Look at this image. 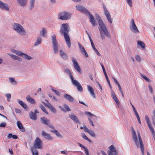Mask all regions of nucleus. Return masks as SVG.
I'll return each instance as SVG.
<instances>
[{"instance_id": "nucleus-1", "label": "nucleus", "mask_w": 155, "mask_h": 155, "mask_svg": "<svg viewBox=\"0 0 155 155\" xmlns=\"http://www.w3.org/2000/svg\"><path fill=\"white\" fill-rule=\"evenodd\" d=\"M69 31V26L67 23L62 24L61 27L60 32L64 36L66 42L69 48L71 46V40L68 33Z\"/></svg>"}, {"instance_id": "nucleus-2", "label": "nucleus", "mask_w": 155, "mask_h": 155, "mask_svg": "<svg viewBox=\"0 0 155 155\" xmlns=\"http://www.w3.org/2000/svg\"><path fill=\"white\" fill-rule=\"evenodd\" d=\"M99 26L98 28L100 31L101 37L103 40L105 39L104 35L107 38H110V34L108 32L107 29L104 24L103 22L101 19L100 18V19L98 21Z\"/></svg>"}, {"instance_id": "nucleus-3", "label": "nucleus", "mask_w": 155, "mask_h": 155, "mask_svg": "<svg viewBox=\"0 0 155 155\" xmlns=\"http://www.w3.org/2000/svg\"><path fill=\"white\" fill-rule=\"evenodd\" d=\"M76 7L78 11L86 14L87 15H89L90 22L93 26L95 27L96 25V21L94 20V17L90 13L87 9L83 6L79 5H77Z\"/></svg>"}, {"instance_id": "nucleus-4", "label": "nucleus", "mask_w": 155, "mask_h": 155, "mask_svg": "<svg viewBox=\"0 0 155 155\" xmlns=\"http://www.w3.org/2000/svg\"><path fill=\"white\" fill-rule=\"evenodd\" d=\"M64 72L68 74L69 75L73 84L76 87L77 89L79 91H83V88L80 83L74 79L73 77L70 70L68 69H66L65 70Z\"/></svg>"}, {"instance_id": "nucleus-5", "label": "nucleus", "mask_w": 155, "mask_h": 155, "mask_svg": "<svg viewBox=\"0 0 155 155\" xmlns=\"http://www.w3.org/2000/svg\"><path fill=\"white\" fill-rule=\"evenodd\" d=\"M13 28L19 34L24 35L25 31L23 27L19 24L14 23L13 26Z\"/></svg>"}, {"instance_id": "nucleus-6", "label": "nucleus", "mask_w": 155, "mask_h": 155, "mask_svg": "<svg viewBox=\"0 0 155 155\" xmlns=\"http://www.w3.org/2000/svg\"><path fill=\"white\" fill-rule=\"evenodd\" d=\"M58 17L62 20H67L70 18L71 14L68 12H62L59 13Z\"/></svg>"}, {"instance_id": "nucleus-7", "label": "nucleus", "mask_w": 155, "mask_h": 155, "mask_svg": "<svg viewBox=\"0 0 155 155\" xmlns=\"http://www.w3.org/2000/svg\"><path fill=\"white\" fill-rule=\"evenodd\" d=\"M42 142L39 138L37 137L35 140L34 143V147L35 148L41 149L42 147Z\"/></svg>"}, {"instance_id": "nucleus-8", "label": "nucleus", "mask_w": 155, "mask_h": 155, "mask_svg": "<svg viewBox=\"0 0 155 155\" xmlns=\"http://www.w3.org/2000/svg\"><path fill=\"white\" fill-rule=\"evenodd\" d=\"M12 51L15 54H16L18 55L21 56H23L25 58L30 60L31 59V57L27 55V54L24 53H22L21 52L18 51L14 49H12Z\"/></svg>"}, {"instance_id": "nucleus-9", "label": "nucleus", "mask_w": 155, "mask_h": 155, "mask_svg": "<svg viewBox=\"0 0 155 155\" xmlns=\"http://www.w3.org/2000/svg\"><path fill=\"white\" fill-rule=\"evenodd\" d=\"M130 28L132 31L134 33H138L139 31L136 25L134 19H132L131 20Z\"/></svg>"}, {"instance_id": "nucleus-10", "label": "nucleus", "mask_w": 155, "mask_h": 155, "mask_svg": "<svg viewBox=\"0 0 155 155\" xmlns=\"http://www.w3.org/2000/svg\"><path fill=\"white\" fill-rule=\"evenodd\" d=\"M53 45L54 47V51L55 53H56L58 51V47L56 38V36L54 35L52 37Z\"/></svg>"}, {"instance_id": "nucleus-11", "label": "nucleus", "mask_w": 155, "mask_h": 155, "mask_svg": "<svg viewBox=\"0 0 155 155\" xmlns=\"http://www.w3.org/2000/svg\"><path fill=\"white\" fill-rule=\"evenodd\" d=\"M111 96L114 100V102L115 105L119 107L121 106L120 103L119 99L117 97L115 94L113 92L112 93Z\"/></svg>"}, {"instance_id": "nucleus-12", "label": "nucleus", "mask_w": 155, "mask_h": 155, "mask_svg": "<svg viewBox=\"0 0 155 155\" xmlns=\"http://www.w3.org/2000/svg\"><path fill=\"white\" fill-rule=\"evenodd\" d=\"M72 61L74 67L76 70L79 72H81V69L79 64L75 58L73 57L72 58Z\"/></svg>"}, {"instance_id": "nucleus-13", "label": "nucleus", "mask_w": 155, "mask_h": 155, "mask_svg": "<svg viewBox=\"0 0 155 155\" xmlns=\"http://www.w3.org/2000/svg\"><path fill=\"white\" fill-rule=\"evenodd\" d=\"M145 120L147 122L148 126L150 130L152 133L153 134H155V132L154 129L152 126L150 121L149 118L148 116L146 115L145 116Z\"/></svg>"}, {"instance_id": "nucleus-14", "label": "nucleus", "mask_w": 155, "mask_h": 155, "mask_svg": "<svg viewBox=\"0 0 155 155\" xmlns=\"http://www.w3.org/2000/svg\"><path fill=\"white\" fill-rule=\"evenodd\" d=\"M109 150L108 151L107 153L109 155H116L117 152L113 145H111L109 147Z\"/></svg>"}, {"instance_id": "nucleus-15", "label": "nucleus", "mask_w": 155, "mask_h": 155, "mask_svg": "<svg viewBox=\"0 0 155 155\" xmlns=\"http://www.w3.org/2000/svg\"><path fill=\"white\" fill-rule=\"evenodd\" d=\"M137 135L138 137L140 144V147L141 148L142 153H143V154H144V146L140 136V132H137Z\"/></svg>"}, {"instance_id": "nucleus-16", "label": "nucleus", "mask_w": 155, "mask_h": 155, "mask_svg": "<svg viewBox=\"0 0 155 155\" xmlns=\"http://www.w3.org/2000/svg\"><path fill=\"white\" fill-rule=\"evenodd\" d=\"M104 13L109 22L110 23H112V20L110 14L107 9L105 8H104Z\"/></svg>"}, {"instance_id": "nucleus-17", "label": "nucleus", "mask_w": 155, "mask_h": 155, "mask_svg": "<svg viewBox=\"0 0 155 155\" xmlns=\"http://www.w3.org/2000/svg\"><path fill=\"white\" fill-rule=\"evenodd\" d=\"M78 46L81 51L83 54H84L86 57L88 56L86 51L85 50L84 47L82 46L79 42L78 43Z\"/></svg>"}, {"instance_id": "nucleus-18", "label": "nucleus", "mask_w": 155, "mask_h": 155, "mask_svg": "<svg viewBox=\"0 0 155 155\" xmlns=\"http://www.w3.org/2000/svg\"><path fill=\"white\" fill-rule=\"evenodd\" d=\"M42 135L43 137L47 140H52V138L50 135L49 134L47 133L44 131H42Z\"/></svg>"}, {"instance_id": "nucleus-19", "label": "nucleus", "mask_w": 155, "mask_h": 155, "mask_svg": "<svg viewBox=\"0 0 155 155\" xmlns=\"http://www.w3.org/2000/svg\"><path fill=\"white\" fill-rule=\"evenodd\" d=\"M0 8L6 11L9 10L8 4L6 3H3L1 1H0Z\"/></svg>"}, {"instance_id": "nucleus-20", "label": "nucleus", "mask_w": 155, "mask_h": 155, "mask_svg": "<svg viewBox=\"0 0 155 155\" xmlns=\"http://www.w3.org/2000/svg\"><path fill=\"white\" fill-rule=\"evenodd\" d=\"M133 138L135 142L137 147H139L138 143L137 141V138L136 135V133L134 130H132Z\"/></svg>"}, {"instance_id": "nucleus-21", "label": "nucleus", "mask_w": 155, "mask_h": 155, "mask_svg": "<svg viewBox=\"0 0 155 155\" xmlns=\"http://www.w3.org/2000/svg\"><path fill=\"white\" fill-rule=\"evenodd\" d=\"M87 87L88 90L90 92L91 95L94 98H95V95L94 93V89L93 87L90 85H87Z\"/></svg>"}, {"instance_id": "nucleus-22", "label": "nucleus", "mask_w": 155, "mask_h": 155, "mask_svg": "<svg viewBox=\"0 0 155 155\" xmlns=\"http://www.w3.org/2000/svg\"><path fill=\"white\" fill-rule=\"evenodd\" d=\"M64 96L66 99L71 102H73L74 101V99L70 95L64 94Z\"/></svg>"}, {"instance_id": "nucleus-23", "label": "nucleus", "mask_w": 155, "mask_h": 155, "mask_svg": "<svg viewBox=\"0 0 155 155\" xmlns=\"http://www.w3.org/2000/svg\"><path fill=\"white\" fill-rule=\"evenodd\" d=\"M41 122L42 124L46 125H48L50 122L49 120L45 117L41 118Z\"/></svg>"}, {"instance_id": "nucleus-24", "label": "nucleus", "mask_w": 155, "mask_h": 155, "mask_svg": "<svg viewBox=\"0 0 155 155\" xmlns=\"http://www.w3.org/2000/svg\"><path fill=\"white\" fill-rule=\"evenodd\" d=\"M18 103L25 109L26 110H27L28 109V107L27 105L25 103L19 100H18Z\"/></svg>"}, {"instance_id": "nucleus-25", "label": "nucleus", "mask_w": 155, "mask_h": 155, "mask_svg": "<svg viewBox=\"0 0 155 155\" xmlns=\"http://www.w3.org/2000/svg\"><path fill=\"white\" fill-rule=\"evenodd\" d=\"M17 125L19 129L23 132L25 131V129L23 127L22 125L21 122L20 121H18L17 122Z\"/></svg>"}, {"instance_id": "nucleus-26", "label": "nucleus", "mask_w": 155, "mask_h": 155, "mask_svg": "<svg viewBox=\"0 0 155 155\" xmlns=\"http://www.w3.org/2000/svg\"><path fill=\"white\" fill-rule=\"evenodd\" d=\"M18 3L21 6H24L26 4L27 0H17Z\"/></svg>"}, {"instance_id": "nucleus-27", "label": "nucleus", "mask_w": 155, "mask_h": 155, "mask_svg": "<svg viewBox=\"0 0 155 155\" xmlns=\"http://www.w3.org/2000/svg\"><path fill=\"white\" fill-rule=\"evenodd\" d=\"M29 116L30 118L33 120H36L37 119V116L36 114L32 111L30 112Z\"/></svg>"}, {"instance_id": "nucleus-28", "label": "nucleus", "mask_w": 155, "mask_h": 155, "mask_svg": "<svg viewBox=\"0 0 155 155\" xmlns=\"http://www.w3.org/2000/svg\"><path fill=\"white\" fill-rule=\"evenodd\" d=\"M60 107L64 112L69 111L70 110L68 106L66 104H64V107L60 106Z\"/></svg>"}, {"instance_id": "nucleus-29", "label": "nucleus", "mask_w": 155, "mask_h": 155, "mask_svg": "<svg viewBox=\"0 0 155 155\" xmlns=\"http://www.w3.org/2000/svg\"><path fill=\"white\" fill-rule=\"evenodd\" d=\"M69 117L76 123H79V120L75 115H71L69 116Z\"/></svg>"}, {"instance_id": "nucleus-30", "label": "nucleus", "mask_w": 155, "mask_h": 155, "mask_svg": "<svg viewBox=\"0 0 155 155\" xmlns=\"http://www.w3.org/2000/svg\"><path fill=\"white\" fill-rule=\"evenodd\" d=\"M31 150L32 154V155H38L39 153L36 148L33 147H31Z\"/></svg>"}, {"instance_id": "nucleus-31", "label": "nucleus", "mask_w": 155, "mask_h": 155, "mask_svg": "<svg viewBox=\"0 0 155 155\" xmlns=\"http://www.w3.org/2000/svg\"><path fill=\"white\" fill-rule=\"evenodd\" d=\"M26 99L31 104H34L35 103V101L34 99L32 98L29 95H28L26 97Z\"/></svg>"}, {"instance_id": "nucleus-32", "label": "nucleus", "mask_w": 155, "mask_h": 155, "mask_svg": "<svg viewBox=\"0 0 155 155\" xmlns=\"http://www.w3.org/2000/svg\"><path fill=\"white\" fill-rule=\"evenodd\" d=\"M8 54L13 59L19 61H21V58L19 57L11 54Z\"/></svg>"}, {"instance_id": "nucleus-33", "label": "nucleus", "mask_w": 155, "mask_h": 155, "mask_svg": "<svg viewBox=\"0 0 155 155\" xmlns=\"http://www.w3.org/2000/svg\"><path fill=\"white\" fill-rule=\"evenodd\" d=\"M47 106L52 112L54 113H55L56 112V110L54 108V107L51 104L48 103L47 105Z\"/></svg>"}, {"instance_id": "nucleus-34", "label": "nucleus", "mask_w": 155, "mask_h": 155, "mask_svg": "<svg viewBox=\"0 0 155 155\" xmlns=\"http://www.w3.org/2000/svg\"><path fill=\"white\" fill-rule=\"evenodd\" d=\"M60 55L65 60L67 58V56L66 54L64 53L62 50H60Z\"/></svg>"}, {"instance_id": "nucleus-35", "label": "nucleus", "mask_w": 155, "mask_h": 155, "mask_svg": "<svg viewBox=\"0 0 155 155\" xmlns=\"http://www.w3.org/2000/svg\"><path fill=\"white\" fill-rule=\"evenodd\" d=\"M51 131L52 132L54 133L55 135H56L58 137H61L62 136L60 135L59 133L56 130H51Z\"/></svg>"}, {"instance_id": "nucleus-36", "label": "nucleus", "mask_w": 155, "mask_h": 155, "mask_svg": "<svg viewBox=\"0 0 155 155\" xmlns=\"http://www.w3.org/2000/svg\"><path fill=\"white\" fill-rule=\"evenodd\" d=\"M46 29L45 28H43L40 32L41 35L42 36L45 37V35L46 34Z\"/></svg>"}, {"instance_id": "nucleus-37", "label": "nucleus", "mask_w": 155, "mask_h": 155, "mask_svg": "<svg viewBox=\"0 0 155 155\" xmlns=\"http://www.w3.org/2000/svg\"><path fill=\"white\" fill-rule=\"evenodd\" d=\"M137 44L138 45H140L143 49L145 48V44L143 42L140 41H137Z\"/></svg>"}, {"instance_id": "nucleus-38", "label": "nucleus", "mask_w": 155, "mask_h": 155, "mask_svg": "<svg viewBox=\"0 0 155 155\" xmlns=\"http://www.w3.org/2000/svg\"><path fill=\"white\" fill-rule=\"evenodd\" d=\"M39 107L41 108V109L45 113H46L47 114H48V113L47 111L45 109V108L42 104H41L40 105Z\"/></svg>"}, {"instance_id": "nucleus-39", "label": "nucleus", "mask_w": 155, "mask_h": 155, "mask_svg": "<svg viewBox=\"0 0 155 155\" xmlns=\"http://www.w3.org/2000/svg\"><path fill=\"white\" fill-rule=\"evenodd\" d=\"M81 136L85 140H87L90 142H91V140H90L84 133H83L81 134Z\"/></svg>"}, {"instance_id": "nucleus-40", "label": "nucleus", "mask_w": 155, "mask_h": 155, "mask_svg": "<svg viewBox=\"0 0 155 155\" xmlns=\"http://www.w3.org/2000/svg\"><path fill=\"white\" fill-rule=\"evenodd\" d=\"M41 39L40 38H38V39H37V41L35 43V46H37L38 45L40 44H41Z\"/></svg>"}, {"instance_id": "nucleus-41", "label": "nucleus", "mask_w": 155, "mask_h": 155, "mask_svg": "<svg viewBox=\"0 0 155 155\" xmlns=\"http://www.w3.org/2000/svg\"><path fill=\"white\" fill-rule=\"evenodd\" d=\"M88 133L92 137H95V135L94 133L92 130H90Z\"/></svg>"}, {"instance_id": "nucleus-42", "label": "nucleus", "mask_w": 155, "mask_h": 155, "mask_svg": "<svg viewBox=\"0 0 155 155\" xmlns=\"http://www.w3.org/2000/svg\"><path fill=\"white\" fill-rule=\"evenodd\" d=\"M51 90L53 92H54V93L56 95H57V96H60V92H58V91H57L56 90H54L53 88H51Z\"/></svg>"}, {"instance_id": "nucleus-43", "label": "nucleus", "mask_w": 155, "mask_h": 155, "mask_svg": "<svg viewBox=\"0 0 155 155\" xmlns=\"http://www.w3.org/2000/svg\"><path fill=\"white\" fill-rule=\"evenodd\" d=\"M127 2L131 7L132 6V0H126Z\"/></svg>"}, {"instance_id": "nucleus-44", "label": "nucleus", "mask_w": 155, "mask_h": 155, "mask_svg": "<svg viewBox=\"0 0 155 155\" xmlns=\"http://www.w3.org/2000/svg\"><path fill=\"white\" fill-rule=\"evenodd\" d=\"M35 2V0H31L30 1V7L31 9L34 6Z\"/></svg>"}, {"instance_id": "nucleus-45", "label": "nucleus", "mask_w": 155, "mask_h": 155, "mask_svg": "<svg viewBox=\"0 0 155 155\" xmlns=\"http://www.w3.org/2000/svg\"><path fill=\"white\" fill-rule=\"evenodd\" d=\"M5 95L7 98L8 101L9 102H10V99L11 97V94H5Z\"/></svg>"}, {"instance_id": "nucleus-46", "label": "nucleus", "mask_w": 155, "mask_h": 155, "mask_svg": "<svg viewBox=\"0 0 155 155\" xmlns=\"http://www.w3.org/2000/svg\"><path fill=\"white\" fill-rule=\"evenodd\" d=\"M9 79L10 81L12 83L14 84H16V82L15 81L14 79V78H10Z\"/></svg>"}, {"instance_id": "nucleus-47", "label": "nucleus", "mask_w": 155, "mask_h": 155, "mask_svg": "<svg viewBox=\"0 0 155 155\" xmlns=\"http://www.w3.org/2000/svg\"><path fill=\"white\" fill-rule=\"evenodd\" d=\"M142 77L147 81L148 82L150 81V79H149L148 78H147L145 75H142Z\"/></svg>"}, {"instance_id": "nucleus-48", "label": "nucleus", "mask_w": 155, "mask_h": 155, "mask_svg": "<svg viewBox=\"0 0 155 155\" xmlns=\"http://www.w3.org/2000/svg\"><path fill=\"white\" fill-rule=\"evenodd\" d=\"M6 123H2L0 124V127H5L6 126Z\"/></svg>"}, {"instance_id": "nucleus-49", "label": "nucleus", "mask_w": 155, "mask_h": 155, "mask_svg": "<svg viewBox=\"0 0 155 155\" xmlns=\"http://www.w3.org/2000/svg\"><path fill=\"white\" fill-rule=\"evenodd\" d=\"M135 58L138 61H141V58L138 55H136L135 56Z\"/></svg>"}, {"instance_id": "nucleus-50", "label": "nucleus", "mask_w": 155, "mask_h": 155, "mask_svg": "<svg viewBox=\"0 0 155 155\" xmlns=\"http://www.w3.org/2000/svg\"><path fill=\"white\" fill-rule=\"evenodd\" d=\"M84 130L85 132L88 133L90 130H89L88 128L85 125H84Z\"/></svg>"}, {"instance_id": "nucleus-51", "label": "nucleus", "mask_w": 155, "mask_h": 155, "mask_svg": "<svg viewBox=\"0 0 155 155\" xmlns=\"http://www.w3.org/2000/svg\"><path fill=\"white\" fill-rule=\"evenodd\" d=\"M94 50L98 55H99V56L101 54H100V53L98 52V50L96 48H94Z\"/></svg>"}, {"instance_id": "nucleus-52", "label": "nucleus", "mask_w": 155, "mask_h": 155, "mask_svg": "<svg viewBox=\"0 0 155 155\" xmlns=\"http://www.w3.org/2000/svg\"><path fill=\"white\" fill-rule=\"evenodd\" d=\"M87 35H88V37H89V38L90 40L91 44H93V43H94L93 42V41H92V39L91 38V37L90 35L89 34V33H87Z\"/></svg>"}, {"instance_id": "nucleus-53", "label": "nucleus", "mask_w": 155, "mask_h": 155, "mask_svg": "<svg viewBox=\"0 0 155 155\" xmlns=\"http://www.w3.org/2000/svg\"><path fill=\"white\" fill-rule=\"evenodd\" d=\"M86 114H87L88 115H89L90 116H93L94 117H96V116L95 115H93V114H92L90 112H86Z\"/></svg>"}, {"instance_id": "nucleus-54", "label": "nucleus", "mask_w": 155, "mask_h": 155, "mask_svg": "<svg viewBox=\"0 0 155 155\" xmlns=\"http://www.w3.org/2000/svg\"><path fill=\"white\" fill-rule=\"evenodd\" d=\"M88 120H89L90 124L91 125H92V126H94V125L93 124V121L91 120V119L90 118H88Z\"/></svg>"}, {"instance_id": "nucleus-55", "label": "nucleus", "mask_w": 155, "mask_h": 155, "mask_svg": "<svg viewBox=\"0 0 155 155\" xmlns=\"http://www.w3.org/2000/svg\"><path fill=\"white\" fill-rule=\"evenodd\" d=\"M8 151L9 153H10L11 155H13L14 153L12 149L9 148L8 149Z\"/></svg>"}, {"instance_id": "nucleus-56", "label": "nucleus", "mask_w": 155, "mask_h": 155, "mask_svg": "<svg viewBox=\"0 0 155 155\" xmlns=\"http://www.w3.org/2000/svg\"><path fill=\"white\" fill-rule=\"evenodd\" d=\"M15 112L17 113H20L21 112V111L19 109H15Z\"/></svg>"}, {"instance_id": "nucleus-57", "label": "nucleus", "mask_w": 155, "mask_h": 155, "mask_svg": "<svg viewBox=\"0 0 155 155\" xmlns=\"http://www.w3.org/2000/svg\"><path fill=\"white\" fill-rule=\"evenodd\" d=\"M148 87H149V89L150 91V92L152 93L153 92V89L152 88V87L150 85H149L148 86Z\"/></svg>"}, {"instance_id": "nucleus-58", "label": "nucleus", "mask_w": 155, "mask_h": 155, "mask_svg": "<svg viewBox=\"0 0 155 155\" xmlns=\"http://www.w3.org/2000/svg\"><path fill=\"white\" fill-rule=\"evenodd\" d=\"M84 151L86 154H88L89 153L88 150L85 147L84 149Z\"/></svg>"}, {"instance_id": "nucleus-59", "label": "nucleus", "mask_w": 155, "mask_h": 155, "mask_svg": "<svg viewBox=\"0 0 155 155\" xmlns=\"http://www.w3.org/2000/svg\"><path fill=\"white\" fill-rule=\"evenodd\" d=\"M132 107L133 110L135 114L137 113V110H136V109L134 107V106H133V107Z\"/></svg>"}, {"instance_id": "nucleus-60", "label": "nucleus", "mask_w": 155, "mask_h": 155, "mask_svg": "<svg viewBox=\"0 0 155 155\" xmlns=\"http://www.w3.org/2000/svg\"><path fill=\"white\" fill-rule=\"evenodd\" d=\"M12 138L13 139H16L18 138V136L16 135H12Z\"/></svg>"}, {"instance_id": "nucleus-61", "label": "nucleus", "mask_w": 155, "mask_h": 155, "mask_svg": "<svg viewBox=\"0 0 155 155\" xmlns=\"http://www.w3.org/2000/svg\"><path fill=\"white\" fill-rule=\"evenodd\" d=\"M12 134L11 133H10L8 135L7 137L9 139L11 138V137H12Z\"/></svg>"}, {"instance_id": "nucleus-62", "label": "nucleus", "mask_w": 155, "mask_h": 155, "mask_svg": "<svg viewBox=\"0 0 155 155\" xmlns=\"http://www.w3.org/2000/svg\"><path fill=\"white\" fill-rule=\"evenodd\" d=\"M78 144L79 145V146L80 147L82 148L83 149H84L85 147V146H84L82 145L80 143H78Z\"/></svg>"}, {"instance_id": "nucleus-63", "label": "nucleus", "mask_w": 155, "mask_h": 155, "mask_svg": "<svg viewBox=\"0 0 155 155\" xmlns=\"http://www.w3.org/2000/svg\"><path fill=\"white\" fill-rule=\"evenodd\" d=\"M135 114L137 117V120H139L140 119V117H139V116L138 115V113Z\"/></svg>"}, {"instance_id": "nucleus-64", "label": "nucleus", "mask_w": 155, "mask_h": 155, "mask_svg": "<svg viewBox=\"0 0 155 155\" xmlns=\"http://www.w3.org/2000/svg\"><path fill=\"white\" fill-rule=\"evenodd\" d=\"M101 152L103 155H107V153L105 152L104 151H101Z\"/></svg>"}]
</instances>
